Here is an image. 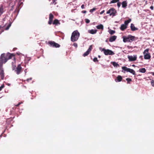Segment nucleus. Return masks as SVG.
<instances>
[{
  "label": "nucleus",
  "mask_w": 154,
  "mask_h": 154,
  "mask_svg": "<svg viewBox=\"0 0 154 154\" xmlns=\"http://www.w3.org/2000/svg\"><path fill=\"white\" fill-rule=\"evenodd\" d=\"M21 69L22 67L21 65L20 64H19L18 65L15 71L16 72L17 74H19L20 73Z\"/></svg>",
  "instance_id": "1a4fd4ad"
},
{
  "label": "nucleus",
  "mask_w": 154,
  "mask_h": 154,
  "mask_svg": "<svg viewBox=\"0 0 154 154\" xmlns=\"http://www.w3.org/2000/svg\"><path fill=\"white\" fill-rule=\"evenodd\" d=\"M149 49H146L143 52L144 58L145 59H149L151 57L150 54L149 53Z\"/></svg>",
  "instance_id": "39448f33"
},
{
  "label": "nucleus",
  "mask_w": 154,
  "mask_h": 154,
  "mask_svg": "<svg viewBox=\"0 0 154 154\" xmlns=\"http://www.w3.org/2000/svg\"><path fill=\"white\" fill-rule=\"evenodd\" d=\"M11 23L9 24L7 26V27L6 28V30H8V29L9 28H10V27L11 26Z\"/></svg>",
  "instance_id": "cd10ccee"
},
{
  "label": "nucleus",
  "mask_w": 154,
  "mask_h": 154,
  "mask_svg": "<svg viewBox=\"0 0 154 154\" xmlns=\"http://www.w3.org/2000/svg\"><path fill=\"white\" fill-rule=\"evenodd\" d=\"M73 45L74 47H75L76 48L77 47V44L76 43H74L73 44Z\"/></svg>",
  "instance_id": "c9c22d12"
},
{
  "label": "nucleus",
  "mask_w": 154,
  "mask_h": 154,
  "mask_svg": "<svg viewBox=\"0 0 154 154\" xmlns=\"http://www.w3.org/2000/svg\"><path fill=\"white\" fill-rule=\"evenodd\" d=\"M85 20L86 23H89L90 21V20L88 19H86Z\"/></svg>",
  "instance_id": "2f4dec72"
},
{
  "label": "nucleus",
  "mask_w": 154,
  "mask_h": 154,
  "mask_svg": "<svg viewBox=\"0 0 154 154\" xmlns=\"http://www.w3.org/2000/svg\"><path fill=\"white\" fill-rule=\"evenodd\" d=\"M128 58L129 60V61L130 62L135 61L137 59V56L136 55H128Z\"/></svg>",
  "instance_id": "6e6552de"
},
{
  "label": "nucleus",
  "mask_w": 154,
  "mask_h": 154,
  "mask_svg": "<svg viewBox=\"0 0 154 154\" xmlns=\"http://www.w3.org/2000/svg\"><path fill=\"white\" fill-rule=\"evenodd\" d=\"M8 85H10V84H8Z\"/></svg>",
  "instance_id": "de8ad7c7"
},
{
  "label": "nucleus",
  "mask_w": 154,
  "mask_h": 154,
  "mask_svg": "<svg viewBox=\"0 0 154 154\" xmlns=\"http://www.w3.org/2000/svg\"><path fill=\"white\" fill-rule=\"evenodd\" d=\"M122 7L123 8H126L127 5V3L126 1H124L122 2Z\"/></svg>",
  "instance_id": "a211bd4d"
},
{
  "label": "nucleus",
  "mask_w": 154,
  "mask_h": 154,
  "mask_svg": "<svg viewBox=\"0 0 154 154\" xmlns=\"http://www.w3.org/2000/svg\"><path fill=\"white\" fill-rule=\"evenodd\" d=\"M112 64L115 67H117L119 66V65L117 63L115 62H112Z\"/></svg>",
  "instance_id": "5701e85b"
},
{
  "label": "nucleus",
  "mask_w": 154,
  "mask_h": 154,
  "mask_svg": "<svg viewBox=\"0 0 154 154\" xmlns=\"http://www.w3.org/2000/svg\"><path fill=\"white\" fill-rule=\"evenodd\" d=\"M132 66H134V67H135V65H132Z\"/></svg>",
  "instance_id": "a18cd8bd"
},
{
  "label": "nucleus",
  "mask_w": 154,
  "mask_h": 154,
  "mask_svg": "<svg viewBox=\"0 0 154 154\" xmlns=\"http://www.w3.org/2000/svg\"><path fill=\"white\" fill-rule=\"evenodd\" d=\"M2 8H0V13H1L2 12Z\"/></svg>",
  "instance_id": "ea45409f"
},
{
  "label": "nucleus",
  "mask_w": 154,
  "mask_h": 154,
  "mask_svg": "<svg viewBox=\"0 0 154 154\" xmlns=\"http://www.w3.org/2000/svg\"><path fill=\"white\" fill-rule=\"evenodd\" d=\"M22 103H19L17 105H16L15 106H19V105H20Z\"/></svg>",
  "instance_id": "4c0bfd02"
},
{
  "label": "nucleus",
  "mask_w": 154,
  "mask_h": 154,
  "mask_svg": "<svg viewBox=\"0 0 154 154\" xmlns=\"http://www.w3.org/2000/svg\"><path fill=\"white\" fill-rule=\"evenodd\" d=\"M81 8H82V9H84V8H85V5H82V6H81Z\"/></svg>",
  "instance_id": "e433bc0d"
},
{
  "label": "nucleus",
  "mask_w": 154,
  "mask_h": 154,
  "mask_svg": "<svg viewBox=\"0 0 154 154\" xmlns=\"http://www.w3.org/2000/svg\"><path fill=\"white\" fill-rule=\"evenodd\" d=\"M93 61L94 62L98 61V60L97 57L94 58L93 60Z\"/></svg>",
  "instance_id": "7c9ffc66"
},
{
  "label": "nucleus",
  "mask_w": 154,
  "mask_h": 154,
  "mask_svg": "<svg viewBox=\"0 0 154 154\" xmlns=\"http://www.w3.org/2000/svg\"><path fill=\"white\" fill-rule=\"evenodd\" d=\"M122 79V78L121 76L120 75H119L117 77V80L118 81H117L116 80H115V81L116 82H120L121 81Z\"/></svg>",
  "instance_id": "6ab92c4d"
},
{
  "label": "nucleus",
  "mask_w": 154,
  "mask_h": 154,
  "mask_svg": "<svg viewBox=\"0 0 154 154\" xmlns=\"http://www.w3.org/2000/svg\"><path fill=\"white\" fill-rule=\"evenodd\" d=\"M131 28L132 31H135L138 29L137 28H136L134 24L131 23Z\"/></svg>",
  "instance_id": "4468645a"
},
{
  "label": "nucleus",
  "mask_w": 154,
  "mask_h": 154,
  "mask_svg": "<svg viewBox=\"0 0 154 154\" xmlns=\"http://www.w3.org/2000/svg\"><path fill=\"white\" fill-rule=\"evenodd\" d=\"M105 11L104 10H103L100 13V14H103L104 13V12Z\"/></svg>",
  "instance_id": "58836bf2"
},
{
  "label": "nucleus",
  "mask_w": 154,
  "mask_h": 154,
  "mask_svg": "<svg viewBox=\"0 0 154 154\" xmlns=\"http://www.w3.org/2000/svg\"><path fill=\"white\" fill-rule=\"evenodd\" d=\"M92 49V45H91L90 46L89 48L88 49V50L86 51L85 53H84L83 54V56L84 57H85L87 55H88L89 54L91 50Z\"/></svg>",
  "instance_id": "9d476101"
},
{
  "label": "nucleus",
  "mask_w": 154,
  "mask_h": 154,
  "mask_svg": "<svg viewBox=\"0 0 154 154\" xmlns=\"http://www.w3.org/2000/svg\"><path fill=\"white\" fill-rule=\"evenodd\" d=\"M126 80L127 81L128 83H129V82L131 81H132L131 79L130 78H127L126 79Z\"/></svg>",
  "instance_id": "bb28decb"
},
{
  "label": "nucleus",
  "mask_w": 154,
  "mask_h": 154,
  "mask_svg": "<svg viewBox=\"0 0 154 154\" xmlns=\"http://www.w3.org/2000/svg\"><path fill=\"white\" fill-rule=\"evenodd\" d=\"M131 21V19H129L128 20L125 21L124 23V24H125L127 26L128 24Z\"/></svg>",
  "instance_id": "4be33fe9"
},
{
  "label": "nucleus",
  "mask_w": 154,
  "mask_h": 154,
  "mask_svg": "<svg viewBox=\"0 0 154 154\" xmlns=\"http://www.w3.org/2000/svg\"><path fill=\"white\" fill-rule=\"evenodd\" d=\"M109 33L111 35H112L115 33V31L110 30V29L109 30Z\"/></svg>",
  "instance_id": "a878e982"
},
{
  "label": "nucleus",
  "mask_w": 154,
  "mask_h": 154,
  "mask_svg": "<svg viewBox=\"0 0 154 154\" xmlns=\"http://www.w3.org/2000/svg\"><path fill=\"white\" fill-rule=\"evenodd\" d=\"M12 65H13L12 69H13V70H14L15 69L16 66L15 65H13V63H12Z\"/></svg>",
  "instance_id": "f704fd0d"
},
{
  "label": "nucleus",
  "mask_w": 154,
  "mask_h": 154,
  "mask_svg": "<svg viewBox=\"0 0 154 154\" xmlns=\"http://www.w3.org/2000/svg\"><path fill=\"white\" fill-rule=\"evenodd\" d=\"M31 79H32V78H30V79H27V81H29V80H31Z\"/></svg>",
  "instance_id": "a19ab883"
},
{
  "label": "nucleus",
  "mask_w": 154,
  "mask_h": 154,
  "mask_svg": "<svg viewBox=\"0 0 154 154\" xmlns=\"http://www.w3.org/2000/svg\"><path fill=\"white\" fill-rule=\"evenodd\" d=\"M25 72H26V70H25Z\"/></svg>",
  "instance_id": "8fccbe9b"
},
{
  "label": "nucleus",
  "mask_w": 154,
  "mask_h": 154,
  "mask_svg": "<svg viewBox=\"0 0 154 154\" xmlns=\"http://www.w3.org/2000/svg\"><path fill=\"white\" fill-rule=\"evenodd\" d=\"M98 57L99 58H100V55H98Z\"/></svg>",
  "instance_id": "49530a36"
},
{
  "label": "nucleus",
  "mask_w": 154,
  "mask_h": 154,
  "mask_svg": "<svg viewBox=\"0 0 154 154\" xmlns=\"http://www.w3.org/2000/svg\"><path fill=\"white\" fill-rule=\"evenodd\" d=\"M80 35V33L77 30L74 31L72 33L71 40L72 42L78 40Z\"/></svg>",
  "instance_id": "f03ea898"
},
{
  "label": "nucleus",
  "mask_w": 154,
  "mask_h": 154,
  "mask_svg": "<svg viewBox=\"0 0 154 154\" xmlns=\"http://www.w3.org/2000/svg\"><path fill=\"white\" fill-rule=\"evenodd\" d=\"M88 32L89 33H91V34H94L96 33L97 32V30L96 29L94 30L92 29L88 30Z\"/></svg>",
  "instance_id": "f3484780"
},
{
  "label": "nucleus",
  "mask_w": 154,
  "mask_h": 154,
  "mask_svg": "<svg viewBox=\"0 0 154 154\" xmlns=\"http://www.w3.org/2000/svg\"><path fill=\"white\" fill-rule=\"evenodd\" d=\"M13 55L10 54H2L0 57V69H2L3 63H5L8 60L11 58Z\"/></svg>",
  "instance_id": "f257e3e1"
},
{
  "label": "nucleus",
  "mask_w": 154,
  "mask_h": 154,
  "mask_svg": "<svg viewBox=\"0 0 154 154\" xmlns=\"http://www.w3.org/2000/svg\"><path fill=\"white\" fill-rule=\"evenodd\" d=\"M122 69L124 71H125L127 72H129L134 75H135V71L132 69L128 68L125 66H123L122 67Z\"/></svg>",
  "instance_id": "0eeeda50"
},
{
  "label": "nucleus",
  "mask_w": 154,
  "mask_h": 154,
  "mask_svg": "<svg viewBox=\"0 0 154 154\" xmlns=\"http://www.w3.org/2000/svg\"><path fill=\"white\" fill-rule=\"evenodd\" d=\"M50 44L51 46H52L53 47L58 48L60 46V45L59 44L56 43L54 42H51Z\"/></svg>",
  "instance_id": "f8f14e48"
},
{
  "label": "nucleus",
  "mask_w": 154,
  "mask_h": 154,
  "mask_svg": "<svg viewBox=\"0 0 154 154\" xmlns=\"http://www.w3.org/2000/svg\"><path fill=\"white\" fill-rule=\"evenodd\" d=\"M82 12L83 13H86V11H82Z\"/></svg>",
  "instance_id": "79ce46f5"
},
{
  "label": "nucleus",
  "mask_w": 154,
  "mask_h": 154,
  "mask_svg": "<svg viewBox=\"0 0 154 154\" xmlns=\"http://www.w3.org/2000/svg\"><path fill=\"white\" fill-rule=\"evenodd\" d=\"M139 71L141 73H145L146 71V70L145 68H142L140 69Z\"/></svg>",
  "instance_id": "412c9836"
},
{
  "label": "nucleus",
  "mask_w": 154,
  "mask_h": 154,
  "mask_svg": "<svg viewBox=\"0 0 154 154\" xmlns=\"http://www.w3.org/2000/svg\"><path fill=\"white\" fill-rule=\"evenodd\" d=\"M116 37H117L116 36L114 35L111 36L109 38V41L111 42H113L114 41H115V40L116 38Z\"/></svg>",
  "instance_id": "ddd939ff"
},
{
  "label": "nucleus",
  "mask_w": 154,
  "mask_h": 154,
  "mask_svg": "<svg viewBox=\"0 0 154 154\" xmlns=\"http://www.w3.org/2000/svg\"><path fill=\"white\" fill-rule=\"evenodd\" d=\"M53 18L54 16L51 13H50L49 14V21H48L49 24H51L52 23Z\"/></svg>",
  "instance_id": "9b49d317"
},
{
  "label": "nucleus",
  "mask_w": 154,
  "mask_h": 154,
  "mask_svg": "<svg viewBox=\"0 0 154 154\" xmlns=\"http://www.w3.org/2000/svg\"><path fill=\"white\" fill-rule=\"evenodd\" d=\"M53 24H56V25H57V24H60V23H59V21L58 20H57V19H55L54 20L53 23Z\"/></svg>",
  "instance_id": "b1692460"
},
{
  "label": "nucleus",
  "mask_w": 154,
  "mask_h": 154,
  "mask_svg": "<svg viewBox=\"0 0 154 154\" xmlns=\"http://www.w3.org/2000/svg\"><path fill=\"white\" fill-rule=\"evenodd\" d=\"M116 13V11L114 8H112L106 12L107 14H109L110 16H114Z\"/></svg>",
  "instance_id": "423d86ee"
},
{
  "label": "nucleus",
  "mask_w": 154,
  "mask_h": 154,
  "mask_svg": "<svg viewBox=\"0 0 154 154\" xmlns=\"http://www.w3.org/2000/svg\"><path fill=\"white\" fill-rule=\"evenodd\" d=\"M117 6L119 8L121 6V3L120 2H118L117 4Z\"/></svg>",
  "instance_id": "72a5a7b5"
},
{
  "label": "nucleus",
  "mask_w": 154,
  "mask_h": 154,
  "mask_svg": "<svg viewBox=\"0 0 154 154\" xmlns=\"http://www.w3.org/2000/svg\"><path fill=\"white\" fill-rule=\"evenodd\" d=\"M151 83L152 85L154 87V79L152 80Z\"/></svg>",
  "instance_id": "c85d7f7f"
},
{
  "label": "nucleus",
  "mask_w": 154,
  "mask_h": 154,
  "mask_svg": "<svg viewBox=\"0 0 154 154\" xmlns=\"http://www.w3.org/2000/svg\"><path fill=\"white\" fill-rule=\"evenodd\" d=\"M150 8L152 10H153V8L152 6L150 7Z\"/></svg>",
  "instance_id": "37998d69"
},
{
  "label": "nucleus",
  "mask_w": 154,
  "mask_h": 154,
  "mask_svg": "<svg viewBox=\"0 0 154 154\" xmlns=\"http://www.w3.org/2000/svg\"><path fill=\"white\" fill-rule=\"evenodd\" d=\"M135 37L129 35L128 36H124L123 37V41L124 42H131L134 40Z\"/></svg>",
  "instance_id": "7ed1b4c3"
},
{
  "label": "nucleus",
  "mask_w": 154,
  "mask_h": 154,
  "mask_svg": "<svg viewBox=\"0 0 154 154\" xmlns=\"http://www.w3.org/2000/svg\"><path fill=\"white\" fill-rule=\"evenodd\" d=\"M4 85H2L0 87V91H1L2 89L4 87Z\"/></svg>",
  "instance_id": "473e14b6"
},
{
  "label": "nucleus",
  "mask_w": 154,
  "mask_h": 154,
  "mask_svg": "<svg viewBox=\"0 0 154 154\" xmlns=\"http://www.w3.org/2000/svg\"><path fill=\"white\" fill-rule=\"evenodd\" d=\"M153 41L154 42V39L153 40Z\"/></svg>",
  "instance_id": "09e8293b"
},
{
  "label": "nucleus",
  "mask_w": 154,
  "mask_h": 154,
  "mask_svg": "<svg viewBox=\"0 0 154 154\" xmlns=\"http://www.w3.org/2000/svg\"><path fill=\"white\" fill-rule=\"evenodd\" d=\"M127 27V26L125 24H122L120 28L122 30H124Z\"/></svg>",
  "instance_id": "2eb2a0df"
},
{
  "label": "nucleus",
  "mask_w": 154,
  "mask_h": 154,
  "mask_svg": "<svg viewBox=\"0 0 154 154\" xmlns=\"http://www.w3.org/2000/svg\"><path fill=\"white\" fill-rule=\"evenodd\" d=\"M99 49L101 51H103L104 54L106 55H113L115 54L113 52L109 49H105L101 47H100Z\"/></svg>",
  "instance_id": "20e7f679"
},
{
  "label": "nucleus",
  "mask_w": 154,
  "mask_h": 154,
  "mask_svg": "<svg viewBox=\"0 0 154 154\" xmlns=\"http://www.w3.org/2000/svg\"><path fill=\"white\" fill-rule=\"evenodd\" d=\"M97 28L98 29H103V26L102 24H100L96 26Z\"/></svg>",
  "instance_id": "aec40b11"
},
{
  "label": "nucleus",
  "mask_w": 154,
  "mask_h": 154,
  "mask_svg": "<svg viewBox=\"0 0 154 154\" xmlns=\"http://www.w3.org/2000/svg\"><path fill=\"white\" fill-rule=\"evenodd\" d=\"M95 10H96V8H93V9H91L90 10V12L91 13H92L94 11H95Z\"/></svg>",
  "instance_id": "c756f323"
},
{
  "label": "nucleus",
  "mask_w": 154,
  "mask_h": 154,
  "mask_svg": "<svg viewBox=\"0 0 154 154\" xmlns=\"http://www.w3.org/2000/svg\"><path fill=\"white\" fill-rule=\"evenodd\" d=\"M0 70H1V72H0V75L1 76V78L2 79H3L4 77V72L3 70L2 69H2H0Z\"/></svg>",
  "instance_id": "dca6fc26"
},
{
  "label": "nucleus",
  "mask_w": 154,
  "mask_h": 154,
  "mask_svg": "<svg viewBox=\"0 0 154 154\" xmlns=\"http://www.w3.org/2000/svg\"><path fill=\"white\" fill-rule=\"evenodd\" d=\"M119 1V0H112L110 2V4L114 3L116 2H118Z\"/></svg>",
  "instance_id": "393cba45"
},
{
  "label": "nucleus",
  "mask_w": 154,
  "mask_h": 154,
  "mask_svg": "<svg viewBox=\"0 0 154 154\" xmlns=\"http://www.w3.org/2000/svg\"><path fill=\"white\" fill-rule=\"evenodd\" d=\"M151 73L152 74V75H154V72H152Z\"/></svg>",
  "instance_id": "c03bdc74"
}]
</instances>
